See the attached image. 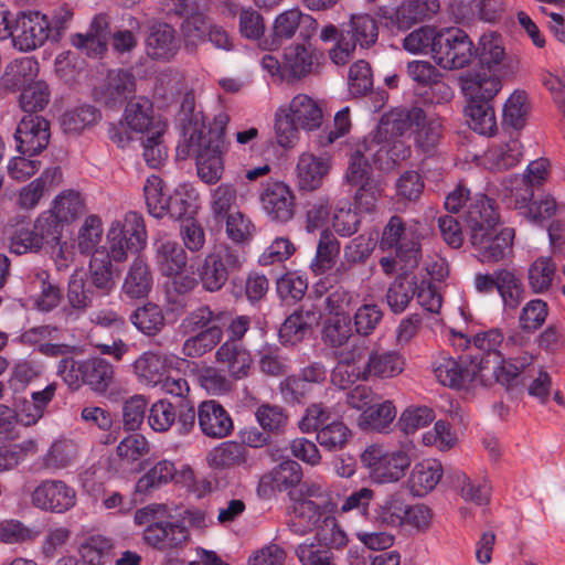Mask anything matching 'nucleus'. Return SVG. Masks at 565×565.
Wrapping results in <instances>:
<instances>
[{
	"mask_svg": "<svg viewBox=\"0 0 565 565\" xmlns=\"http://www.w3.org/2000/svg\"><path fill=\"white\" fill-rule=\"evenodd\" d=\"M479 61L481 68L500 72L502 77H513L519 72L516 57L505 54L503 42L495 33L483 34L479 41Z\"/></svg>",
	"mask_w": 565,
	"mask_h": 565,
	"instance_id": "15",
	"label": "nucleus"
},
{
	"mask_svg": "<svg viewBox=\"0 0 565 565\" xmlns=\"http://www.w3.org/2000/svg\"><path fill=\"white\" fill-rule=\"evenodd\" d=\"M433 371L439 383L451 388H475L479 385L478 363L475 360L467 363L461 358L457 360L440 352L433 362Z\"/></svg>",
	"mask_w": 565,
	"mask_h": 565,
	"instance_id": "11",
	"label": "nucleus"
},
{
	"mask_svg": "<svg viewBox=\"0 0 565 565\" xmlns=\"http://www.w3.org/2000/svg\"><path fill=\"white\" fill-rule=\"evenodd\" d=\"M513 237V228L495 227L494 231L475 235L469 241L479 260L482 263H497L511 252Z\"/></svg>",
	"mask_w": 565,
	"mask_h": 565,
	"instance_id": "18",
	"label": "nucleus"
},
{
	"mask_svg": "<svg viewBox=\"0 0 565 565\" xmlns=\"http://www.w3.org/2000/svg\"><path fill=\"white\" fill-rule=\"evenodd\" d=\"M360 367L363 382L391 380L403 373L405 359L394 350L372 349Z\"/></svg>",
	"mask_w": 565,
	"mask_h": 565,
	"instance_id": "17",
	"label": "nucleus"
},
{
	"mask_svg": "<svg viewBox=\"0 0 565 565\" xmlns=\"http://www.w3.org/2000/svg\"><path fill=\"white\" fill-rule=\"evenodd\" d=\"M214 359L226 370L228 376L236 381L248 377L253 367L250 352L237 341H224L216 349Z\"/></svg>",
	"mask_w": 565,
	"mask_h": 565,
	"instance_id": "23",
	"label": "nucleus"
},
{
	"mask_svg": "<svg viewBox=\"0 0 565 565\" xmlns=\"http://www.w3.org/2000/svg\"><path fill=\"white\" fill-rule=\"evenodd\" d=\"M38 73L39 63L34 57L15 58L6 67L2 84L7 89L18 90L32 84Z\"/></svg>",
	"mask_w": 565,
	"mask_h": 565,
	"instance_id": "44",
	"label": "nucleus"
},
{
	"mask_svg": "<svg viewBox=\"0 0 565 565\" xmlns=\"http://www.w3.org/2000/svg\"><path fill=\"white\" fill-rule=\"evenodd\" d=\"M143 194L149 213L156 218L167 215L170 194L164 191V183L158 175H150L143 186Z\"/></svg>",
	"mask_w": 565,
	"mask_h": 565,
	"instance_id": "63",
	"label": "nucleus"
},
{
	"mask_svg": "<svg viewBox=\"0 0 565 565\" xmlns=\"http://www.w3.org/2000/svg\"><path fill=\"white\" fill-rule=\"evenodd\" d=\"M76 455L77 448L72 440H57L52 444L46 454L41 458L40 468L55 472L71 466Z\"/></svg>",
	"mask_w": 565,
	"mask_h": 565,
	"instance_id": "57",
	"label": "nucleus"
},
{
	"mask_svg": "<svg viewBox=\"0 0 565 565\" xmlns=\"http://www.w3.org/2000/svg\"><path fill=\"white\" fill-rule=\"evenodd\" d=\"M31 501L42 511L64 513L75 505L76 491L63 480L45 479L33 490Z\"/></svg>",
	"mask_w": 565,
	"mask_h": 565,
	"instance_id": "12",
	"label": "nucleus"
},
{
	"mask_svg": "<svg viewBox=\"0 0 565 565\" xmlns=\"http://www.w3.org/2000/svg\"><path fill=\"white\" fill-rule=\"evenodd\" d=\"M124 117L127 126L137 132L147 131L148 134L153 130V125L161 121L153 117L151 100L142 96L135 97L127 103Z\"/></svg>",
	"mask_w": 565,
	"mask_h": 565,
	"instance_id": "45",
	"label": "nucleus"
},
{
	"mask_svg": "<svg viewBox=\"0 0 565 565\" xmlns=\"http://www.w3.org/2000/svg\"><path fill=\"white\" fill-rule=\"evenodd\" d=\"M135 92L136 81L131 72L111 70L108 72L104 83L95 89V98L107 107H115L121 105Z\"/></svg>",
	"mask_w": 565,
	"mask_h": 565,
	"instance_id": "24",
	"label": "nucleus"
},
{
	"mask_svg": "<svg viewBox=\"0 0 565 565\" xmlns=\"http://www.w3.org/2000/svg\"><path fill=\"white\" fill-rule=\"evenodd\" d=\"M375 242L365 235H359L351 239L343 248V262L338 266L337 273L348 276L351 268L364 264L372 255Z\"/></svg>",
	"mask_w": 565,
	"mask_h": 565,
	"instance_id": "50",
	"label": "nucleus"
},
{
	"mask_svg": "<svg viewBox=\"0 0 565 565\" xmlns=\"http://www.w3.org/2000/svg\"><path fill=\"white\" fill-rule=\"evenodd\" d=\"M317 20L311 15L303 13L299 9H289L280 13L274 21V40L285 41L295 36L300 28L306 29V33L301 31L305 38H309V30L317 29Z\"/></svg>",
	"mask_w": 565,
	"mask_h": 565,
	"instance_id": "36",
	"label": "nucleus"
},
{
	"mask_svg": "<svg viewBox=\"0 0 565 565\" xmlns=\"http://www.w3.org/2000/svg\"><path fill=\"white\" fill-rule=\"evenodd\" d=\"M230 117L220 113L214 117L213 124L206 128L204 121L200 128H195L185 143H179L177 154L181 159L194 156L198 174L209 184L216 183L224 170L223 153L227 150L225 130Z\"/></svg>",
	"mask_w": 565,
	"mask_h": 565,
	"instance_id": "1",
	"label": "nucleus"
},
{
	"mask_svg": "<svg viewBox=\"0 0 565 565\" xmlns=\"http://www.w3.org/2000/svg\"><path fill=\"white\" fill-rule=\"evenodd\" d=\"M153 286V275L147 260L136 257L130 264L124 284L122 294L129 299L146 298Z\"/></svg>",
	"mask_w": 565,
	"mask_h": 565,
	"instance_id": "34",
	"label": "nucleus"
},
{
	"mask_svg": "<svg viewBox=\"0 0 565 565\" xmlns=\"http://www.w3.org/2000/svg\"><path fill=\"white\" fill-rule=\"evenodd\" d=\"M328 370L322 362L315 361L303 366L298 376H288L280 383V391L288 402H298L307 393V384L326 382Z\"/></svg>",
	"mask_w": 565,
	"mask_h": 565,
	"instance_id": "27",
	"label": "nucleus"
},
{
	"mask_svg": "<svg viewBox=\"0 0 565 565\" xmlns=\"http://www.w3.org/2000/svg\"><path fill=\"white\" fill-rule=\"evenodd\" d=\"M323 507L315 500L297 499L289 529L297 535H305L315 530L320 521H323Z\"/></svg>",
	"mask_w": 565,
	"mask_h": 565,
	"instance_id": "40",
	"label": "nucleus"
},
{
	"mask_svg": "<svg viewBox=\"0 0 565 565\" xmlns=\"http://www.w3.org/2000/svg\"><path fill=\"white\" fill-rule=\"evenodd\" d=\"M246 447L237 441H223L211 449L206 456L207 463L213 469H226L246 462Z\"/></svg>",
	"mask_w": 565,
	"mask_h": 565,
	"instance_id": "51",
	"label": "nucleus"
},
{
	"mask_svg": "<svg viewBox=\"0 0 565 565\" xmlns=\"http://www.w3.org/2000/svg\"><path fill=\"white\" fill-rule=\"evenodd\" d=\"M84 211L85 205L79 192L65 190L54 199L52 209L47 212H43L41 215L52 216L56 225L58 239L61 241L63 224H70L76 221Z\"/></svg>",
	"mask_w": 565,
	"mask_h": 565,
	"instance_id": "29",
	"label": "nucleus"
},
{
	"mask_svg": "<svg viewBox=\"0 0 565 565\" xmlns=\"http://www.w3.org/2000/svg\"><path fill=\"white\" fill-rule=\"evenodd\" d=\"M443 477L441 463L427 459L417 462L408 477L407 484L412 494L423 497L433 491Z\"/></svg>",
	"mask_w": 565,
	"mask_h": 565,
	"instance_id": "37",
	"label": "nucleus"
},
{
	"mask_svg": "<svg viewBox=\"0 0 565 565\" xmlns=\"http://www.w3.org/2000/svg\"><path fill=\"white\" fill-rule=\"evenodd\" d=\"M417 280L414 276L401 275L388 287L386 302L394 313H402L415 297Z\"/></svg>",
	"mask_w": 565,
	"mask_h": 565,
	"instance_id": "56",
	"label": "nucleus"
},
{
	"mask_svg": "<svg viewBox=\"0 0 565 565\" xmlns=\"http://www.w3.org/2000/svg\"><path fill=\"white\" fill-rule=\"evenodd\" d=\"M260 203L271 221L287 223L295 215V196L284 182H269L260 194Z\"/></svg>",
	"mask_w": 565,
	"mask_h": 565,
	"instance_id": "20",
	"label": "nucleus"
},
{
	"mask_svg": "<svg viewBox=\"0 0 565 565\" xmlns=\"http://www.w3.org/2000/svg\"><path fill=\"white\" fill-rule=\"evenodd\" d=\"M62 177L61 168L54 167L46 169L42 175L28 185L23 186L19 193V205L21 209H34L43 196L45 184L47 182H58Z\"/></svg>",
	"mask_w": 565,
	"mask_h": 565,
	"instance_id": "58",
	"label": "nucleus"
},
{
	"mask_svg": "<svg viewBox=\"0 0 565 565\" xmlns=\"http://www.w3.org/2000/svg\"><path fill=\"white\" fill-rule=\"evenodd\" d=\"M152 131L147 134L142 141L143 158L150 168H160L167 159L168 151L163 143V135L167 131V124L159 121L152 127Z\"/></svg>",
	"mask_w": 565,
	"mask_h": 565,
	"instance_id": "60",
	"label": "nucleus"
},
{
	"mask_svg": "<svg viewBox=\"0 0 565 565\" xmlns=\"http://www.w3.org/2000/svg\"><path fill=\"white\" fill-rule=\"evenodd\" d=\"M396 418V408L392 401L371 405L359 418L360 427L377 433H387Z\"/></svg>",
	"mask_w": 565,
	"mask_h": 565,
	"instance_id": "49",
	"label": "nucleus"
},
{
	"mask_svg": "<svg viewBox=\"0 0 565 565\" xmlns=\"http://www.w3.org/2000/svg\"><path fill=\"white\" fill-rule=\"evenodd\" d=\"M361 463L376 483H391L401 480L411 466V457L404 449L386 450L371 445L361 454Z\"/></svg>",
	"mask_w": 565,
	"mask_h": 565,
	"instance_id": "6",
	"label": "nucleus"
},
{
	"mask_svg": "<svg viewBox=\"0 0 565 565\" xmlns=\"http://www.w3.org/2000/svg\"><path fill=\"white\" fill-rule=\"evenodd\" d=\"M341 34L354 47L369 49L377 41L379 25L376 20L367 13L352 14L350 21L342 24Z\"/></svg>",
	"mask_w": 565,
	"mask_h": 565,
	"instance_id": "31",
	"label": "nucleus"
},
{
	"mask_svg": "<svg viewBox=\"0 0 565 565\" xmlns=\"http://www.w3.org/2000/svg\"><path fill=\"white\" fill-rule=\"evenodd\" d=\"M284 67L294 78H302L313 68L312 53L303 45H290L285 50Z\"/></svg>",
	"mask_w": 565,
	"mask_h": 565,
	"instance_id": "64",
	"label": "nucleus"
},
{
	"mask_svg": "<svg viewBox=\"0 0 565 565\" xmlns=\"http://www.w3.org/2000/svg\"><path fill=\"white\" fill-rule=\"evenodd\" d=\"M329 169L330 159L328 157L315 156L309 152L302 153L297 163V177L300 188L316 190L321 185Z\"/></svg>",
	"mask_w": 565,
	"mask_h": 565,
	"instance_id": "39",
	"label": "nucleus"
},
{
	"mask_svg": "<svg viewBox=\"0 0 565 565\" xmlns=\"http://www.w3.org/2000/svg\"><path fill=\"white\" fill-rule=\"evenodd\" d=\"M169 277L171 278L167 288L169 302L178 308L186 307L189 297L200 284L199 277L185 273V270Z\"/></svg>",
	"mask_w": 565,
	"mask_h": 565,
	"instance_id": "62",
	"label": "nucleus"
},
{
	"mask_svg": "<svg viewBox=\"0 0 565 565\" xmlns=\"http://www.w3.org/2000/svg\"><path fill=\"white\" fill-rule=\"evenodd\" d=\"M363 148L370 152L373 162L384 171L394 169L411 156V147L402 138H377L376 134H370L363 139Z\"/></svg>",
	"mask_w": 565,
	"mask_h": 565,
	"instance_id": "14",
	"label": "nucleus"
},
{
	"mask_svg": "<svg viewBox=\"0 0 565 565\" xmlns=\"http://www.w3.org/2000/svg\"><path fill=\"white\" fill-rule=\"evenodd\" d=\"M169 358L153 351L143 352L134 363V372L140 383L157 387L168 373Z\"/></svg>",
	"mask_w": 565,
	"mask_h": 565,
	"instance_id": "38",
	"label": "nucleus"
},
{
	"mask_svg": "<svg viewBox=\"0 0 565 565\" xmlns=\"http://www.w3.org/2000/svg\"><path fill=\"white\" fill-rule=\"evenodd\" d=\"M57 386L56 382H50L43 388L33 390L30 398H23L19 403L20 420L23 426L34 425L43 417L56 395Z\"/></svg>",
	"mask_w": 565,
	"mask_h": 565,
	"instance_id": "33",
	"label": "nucleus"
},
{
	"mask_svg": "<svg viewBox=\"0 0 565 565\" xmlns=\"http://www.w3.org/2000/svg\"><path fill=\"white\" fill-rule=\"evenodd\" d=\"M107 22L103 17H96L86 33L72 35V44L87 56H100L107 49Z\"/></svg>",
	"mask_w": 565,
	"mask_h": 565,
	"instance_id": "42",
	"label": "nucleus"
},
{
	"mask_svg": "<svg viewBox=\"0 0 565 565\" xmlns=\"http://www.w3.org/2000/svg\"><path fill=\"white\" fill-rule=\"evenodd\" d=\"M439 8L438 0H407L396 10V24L399 29H408L417 22L431 19Z\"/></svg>",
	"mask_w": 565,
	"mask_h": 565,
	"instance_id": "46",
	"label": "nucleus"
},
{
	"mask_svg": "<svg viewBox=\"0 0 565 565\" xmlns=\"http://www.w3.org/2000/svg\"><path fill=\"white\" fill-rule=\"evenodd\" d=\"M50 136V124L45 118L24 115L14 132L17 150L22 154L35 156L47 147Z\"/></svg>",
	"mask_w": 565,
	"mask_h": 565,
	"instance_id": "16",
	"label": "nucleus"
},
{
	"mask_svg": "<svg viewBox=\"0 0 565 565\" xmlns=\"http://www.w3.org/2000/svg\"><path fill=\"white\" fill-rule=\"evenodd\" d=\"M180 42L175 30L168 23H157L150 29L146 39V52L157 61H170L179 51Z\"/></svg>",
	"mask_w": 565,
	"mask_h": 565,
	"instance_id": "28",
	"label": "nucleus"
},
{
	"mask_svg": "<svg viewBox=\"0 0 565 565\" xmlns=\"http://www.w3.org/2000/svg\"><path fill=\"white\" fill-rule=\"evenodd\" d=\"M319 319L320 315L313 305H302L288 316L279 328L281 343L294 345L301 342Z\"/></svg>",
	"mask_w": 565,
	"mask_h": 565,
	"instance_id": "26",
	"label": "nucleus"
},
{
	"mask_svg": "<svg viewBox=\"0 0 565 565\" xmlns=\"http://www.w3.org/2000/svg\"><path fill=\"white\" fill-rule=\"evenodd\" d=\"M440 28L433 25L419 26L403 39V49L411 54L430 55L434 58Z\"/></svg>",
	"mask_w": 565,
	"mask_h": 565,
	"instance_id": "54",
	"label": "nucleus"
},
{
	"mask_svg": "<svg viewBox=\"0 0 565 565\" xmlns=\"http://www.w3.org/2000/svg\"><path fill=\"white\" fill-rule=\"evenodd\" d=\"M465 223L469 239H471L475 235L488 233L499 227V213L487 195L477 193L469 199L465 212Z\"/></svg>",
	"mask_w": 565,
	"mask_h": 565,
	"instance_id": "19",
	"label": "nucleus"
},
{
	"mask_svg": "<svg viewBox=\"0 0 565 565\" xmlns=\"http://www.w3.org/2000/svg\"><path fill=\"white\" fill-rule=\"evenodd\" d=\"M129 319L138 331L148 337L157 335L166 324L162 309L153 302H147L138 307L132 311Z\"/></svg>",
	"mask_w": 565,
	"mask_h": 565,
	"instance_id": "53",
	"label": "nucleus"
},
{
	"mask_svg": "<svg viewBox=\"0 0 565 565\" xmlns=\"http://www.w3.org/2000/svg\"><path fill=\"white\" fill-rule=\"evenodd\" d=\"M424 120V110L419 107H413L408 110L398 111L388 116H383L373 134L377 138L393 137L402 138L416 125Z\"/></svg>",
	"mask_w": 565,
	"mask_h": 565,
	"instance_id": "35",
	"label": "nucleus"
},
{
	"mask_svg": "<svg viewBox=\"0 0 565 565\" xmlns=\"http://www.w3.org/2000/svg\"><path fill=\"white\" fill-rule=\"evenodd\" d=\"M478 292L499 294L504 311H514L525 298V288L521 277L512 269L499 268L491 274H476L473 279Z\"/></svg>",
	"mask_w": 565,
	"mask_h": 565,
	"instance_id": "8",
	"label": "nucleus"
},
{
	"mask_svg": "<svg viewBox=\"0 0 565 565\" xmlns=\"http://www.w3.org/2000/svg\"><path fill=\"white\" fill-rule=\"evenodd\" d=\"M55 222L50 215H39L32 227L17 228L9 239V249L15 255L39 253L44 245H60Z\"/></svg>",
	"mask_w": 565,
	"mask_h": 565,
	"instance_id": "9",
	"label": "nucleus"
},
{
	"mask_svg": "<svg viewBox=\"0 0 565 565\" xmlns=\"http://www.w3.org/2000/svg\"><path fill=\"white\" fill-rule=\"evenodd\" d=\"M245 260L239 247L227 243L214 245L195 271L202 289L211 294L222 290L230 276L242 269Z\"/></svg>",
	"mask_w": 565,
	"mask_h": 565,
	"instance_id": "3",
	"label": "nucleus"
},
{
	"mask_svg": "<svg viewBox=\"0 0 565 565\" xmlns=\"http://www.w3.org/2000/svg\"><path fill=\"white\" fill-rule=\"evenodd\" d=\"M56 373L71 390L87 385L95 393H105L115 376L114 365L103 358L77 361L66 356L56 365Z\"/></svg>",
	"mask_w": 565,
	"mask_h": 565,
	"instance_id": "4",
	"label": "nucleus"
},
{
	"mask_svg": "<svg viewBox=\"0 0 565 565\" xmlns=\"http://www.w3.org/2000/svg\"><path fill=\"white\" fill-rule=\"evenodd\" d=\"M286 110L302 129L315 130L322 122V109L306 94L296 95Z\"/></svg>",
	"mask_w": 565,
	"mask_h": 565,
	"instance_id": "43",
	"label": "nucleus"
},
{
	"mask_svg": "<svg viewBox=\"0 0 565 565\" xmlns=\"http://www.w3.org/2000/svg\"><path fill=\"white\" fill-rule=\"evenodd\" d=\"M381 246L383 248H395V254L398 260L405 263V267H415L420 256V245L412 234L405 230L403 220L394 215L385 225L381 238Z\"/></svg>",
	"mask_w": 565,
	"mask_h": 565,
	"instance_id": "13",
	"label": "nucleus"
},
{
	"mask_svg": "<svg viewBox=\"0 0 565 565\" xmlns=\"http://www.w3.org/2000/svg\"><path fill=\"white\" fill-rule=\"evenodd\" d=\"M340 242L335 235L328 228L321 231L317 250L310 267L316 275H322L330 270L337 262L340 254Z\"/></svg>",
	"mask_w": 565,
	"mask_h": 565,
	"instance_id": "48",
	"label": "nucleus"
},
{
	"mask_svg": "<svg viewBox=\"0 0 565 565\" xmlns=\"http://www.w3.org/2000/svg\"><path fill=\"white\" fill-rule=\"evenodd\" d=\"M198 424L202 434L213 439L227 437L234 428L230 413L214 399L198 406Z\"/></svg>",
	"mask_w": 565,
	"mask_h": 565,
	"instance_id": "22",
	"label": "nucleus"
},
{
	"mask_svg": "<svg viewBox=\"0 0 565 565\" xmlns=\"http://www.w3.org/2000/svg\"><path fill=\"white\" fill-rule=\"evenodd\" d=\"M222 327L211 326L188 338L182 344V354L192 359L201 358L211 352L222 341Z\"/></svg>",
	"mask_w": 565,
	"mask_h": 565,
	"instance_id": "55",
	"label": "nucleus"
},
{
	"mask_svg": "<svg viewBox=\"0 0 565 565\" xmlns=\"http://www.w3.org/2000/svg\"><path fill=\"white\" fill-rule=\"evenodd\" d=\"M52 41L51 22L38 11L20 12L15 15L12 44L20 52H31Z\"/></svg>",
	"mask_w": 565,
	"mask_h": 565,
	"instance_id": "10",
	"label": "nucleus"
},
{
	"mask_svg": "<svg viewBox=\"0 0 565 565\" xmlns=\"http://www.w3.org/2000/svg\"><path fill=\"white\" fill-rule=\"evenodd\" d=\"M435 50L433 61L446 71L468 67L478 53L466 31L456 26L440 28Z\"/></svg>",
	"mask_w": 565,
	"mask_h": 565,
	"instance_id": "5",
	"label": "nucleus"
},
{
	"mask_svg": "<svg viewBox=\"0 0 565 565\" xmlns=\"http://www.w3.org/2000/svg\"><path fill=\"white\" fill-rule=\"evenodd\" d=\"M177 472L174 463L169 460L157 462L148 472L136 482V493L149 494L161 486L171 481Z\"/></svg>",
	"mask_w": 565,
	"mask_h": 565,
	"instance_id": "61",
	"label": "nucleus"
},
{
	"mask_svg": "<svg viewBox=\"0 0 565 565\" xmlns=\"http://www.w3.org/2000/svg\"><path fill=\"white\" fill-rule=\"evenodd\" d=\"M107 239L113 260H126L128 252L138 253L147 244L143 217L137 212L126 213L122 221H115L111 224Z\"/></svg>",
	"mask_w": 565,
	"mask_h": 565,
	"instance_id": "7",
	"label": "nucleus"
},
{
	"mask_svg": "<svg viewBox=\"0 0 565 565\" xmlns=\"http://www.w3.org/2000/svg\"><path fill=\"white\" fill-rule=\"evenodd\" d=\"M168 516L167 505L157 503L138 509L134 516L137 525L145 526L143 541L162 552L178 548L190 539V532L184 522Z\"/></svg>",
	"mask_w": 565,
	"mask_h": 565,
	"instance_id": "2",
	"label": "nucleus"
},
{
	"mask_svg": "<svg viewBox=\"0 0 565 565\" xmlns=\"http://www.w3.org/2000/svg\"><path fill=\"white\" fill-rule=\"evenodd\" d=\"M231 318V313L226 310L214 311L207 305L199 306L190 311L181 321V328L185 333L202 331L211 326H220Z\"/></svg>",
	"mask_w": 565,
	"mask_h": 565,
	"instance_id": "52",
	"label": "nucleus"
},
{
	"mask_svg": "<svg viewBox=\"0 0 565 565\" xmlns=\"http://www.w3.org/2000/svg\"><path fill=\"white\" fill-rule=\"evenodd\" d=\"M154 252L157 266L163 276L168 277L185 270L188 254L178 242L161 237L154 243Z\"/></svg>",
	"mask_w": 565,
	"mask_h": 565,
	"instance_id": "32",
	"label": "nucleus"
},
{
	"mask_svg": "<svg viewBox=\"0 0 565 565\" xmlns=\"http://www.w3.org/2000/svg\"><path fill=\"white\" fill-rule=\"evenodd\" d=\"M479 385L488 386L492 382L499 383L507 390H511L519 383L521 367L511 360H501L500 354L494 355V360L481 359L478 363Z\"/></svg>",
	"mask_w": 565,
	"mask_h": 565,
	"instance_id": "25",
	"label": "nucleus"
},
{
	"mask_svg": "<svg viewBox=\"0 0 565 565\" xmlns=\"http://www.w3.org/2000/svg\"><path fill=\"white\" fill-rule=\"evenodd\" d=\"M458 81L463 95L473 103H491L502 88L500 77L484 68L467 72Z\"/></svg>",
	"mask_w": 565,
	"mask_h": 565,
	"instance_id": "21",
	"label": "nucleus"
},
{
	"mask_svg": "<svg viewBox=\"0 0 565 565\" xmlns=\"http://www.w3.org/2000/svg\"><path fill=\"white\" fill-rule=\"evenodd\" d=\"M522 146L516 138L494 143L484 153V164L492 171H504L515 167L522 158Z\"/></svg>",
	"mask_w": 565,
	"mask_h": 565,
	"instance_id": "41",
	"label": "nucleus"
},
{
	"mask_svg": "<svg viewBox=\"0 0 565 565\" xmlns=\"http://www.w3.org/2000/svg\"><path fill=\"white\" fill-rule=\"evenodd\" d=\"M110 253L96 250L93 253L86 282L99 298L108 296L115 288Z\"/></svg>",
	"mask_w": 565,
	"mask_h": 565,
	"instance_id": "30",
	"label": "nucleus"
},
{
	"mask_svg": "<svg viewBox=\"0 0 565 565\" xmlns=\"http://www.w3.org/2000/svg\"><path fill=\"white\" fill-rule=\"evenodd\" d=\"M46 270L36 268L28 275L29 284L33 290L40 291L36 306L42 311H51L56 308L62 299V290L52 284Z\"/></svg>",
	"mask_w": 565,
	"mask_h": 565,
	"instance_id": "47",
	"label": "nucleus"
},
{
	"mask_svg": "<svg viewBox=\"0 0 565 565\" xmlns=\"http://www.w3.org/2000/svg\"><path fill=\"white\" fill-rule=\"evenodd\" d=\"M352 335L353 330L349 316H333L324 320L321 339L326 345L332 349L342 348Z\"/></svg>",
	"mask_w": 565,
	"mask_h": 565,
	"instance_id": "59",
	"label": "nucleus"
}]
</instances>
